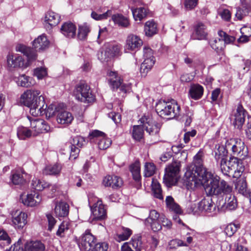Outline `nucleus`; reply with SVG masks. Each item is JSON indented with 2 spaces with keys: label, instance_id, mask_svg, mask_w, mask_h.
Returning <instances> with one entry per match:
<instances>
[{
  "label": "nucleus",
  "instance_id": "obj_1",
  "mask_svg": "<svg viewBox=\"0 0 251 251\" xmlns=\"http://www.w3.org/2000/svg\"><path fill=\"white\" fill-rule=\"evenodd\" d=\"M186 185L191 188L202 186L209 195L218 196L224 189L226 192H229L230 188L224 180H220L218 176L207 171L204 167H196L191 169L188 168L185 174Z\"/></svg>",
  "mask_w": 251,
  "mask_h": 251
},
{
  "label": "nucleus",
  "instance_id": "obj_2",
  "mask_svg": "<svg viewBox=\"0 0 251 251\" xmlns=\"http://www.w3.org/2000/svg\"><path fill=\"white\" fill-rule=\"evenodd\" d=\"M40 94V91L38 90H28L20 97L21 102L30 108V113L34 116H38V113H36L37 110L38 111L43 109L44 105V98Z\"/></svg>",
  "mask_w": 251,
  "mask_h": 251
},
{
  "label": "nucleus",
  "instance_id": "obj_3",
  "mask_svg": "<svg viewBox=\"0 0 251 251\" xmlns=\"http://www.w3.org/2000/svg\"><path fill=\"white\" fill-rule=\"evenodd\" d=\"M155 109L160 117L172 119L179 115L180 107L174 100L170 101L160 100L157 102Z\"/></svg>",
  "mask_w": 251,
  "mask_h": 251
},
{
  "label": "nucleus",
  "instance_id": "obj_4",
  "mask_svg": "<svg viewBox=\"0 0 251 251\" xmlns=\"http://www.w3.org/2000/svg\"><path fill=\"white\" fill-rule=\"evenodd\" d=\"M74 93L76 100L84 103H91L95 100L89 86L83 82L76 85Z\"/></svg>",
  "mask_w": 251,
  "mask_h": 251
},
{
  "label": "nucleus",
  "instance_id": "obj_5",
  "mask_svg": "<svg viewBox=\"0 0 251 251\" xmlns=\"http://www.w3.org/2000/svg\"><path fill=\"white\" fill-rule=\"evenodd\" d=\"M226 148L231 149L234 155L242 159H245L248 155V148L244 143L238 138H231L226 143Z\"/></svg>",
  "mask_w": 251,
  "mask_h": 251
},
{
  "label": "nucleus",
  "instance_id": "obj_6",
  "mask_svg": "<svg viewBox=\"0 0 251 251\" xmlns=\"http://www.w3.org/2000/svg\"><path fill=\"white\" fill-rule=\"evenodd\" d=\"M180 166L179 162H174L166 168L163 182L167 186L170 187L176 182Z\"/></svg>",
  "mask_w": 251,
  "mask_h": 251
},
{
  "label": "nucleus",
  "instance_id": "obj_7",
  "mask_svg": "<svg viewBox=\"0 0 251 251\" xmlns=\"http://www.w3.org/2000/svg\"><path fill=\"white\" fill-rule=\"evenodd\" d=\"M149 134L151 136H158L161 125L155 122L151 115L144 114L139 120Z\"/></svg>",
  "mask_w": 251,
  "mask_h": 251
},
{
  "label": "nucleus",
  "instance_id": "obj_8",
  "mask_svg": "<svg viewBox=\"0 0 251 251\" xmlns=\"http://www.w3.org/2000/svg\"><path fill=\"white\" fill-rule=\"evenodd\" d=\"M246 118H247L248 123L249 119H251V118L242 104L239 103L236 110L230 116L231 121H232L233 124L235 127L240 129L242 127L243 125L245 122Z\"/></svg>",
  "mask_w": 251,
  "mask_h": 251
},
{
  "label": "nucleus",
  "instance_id": "obj_9",
  "mask_svg": "<svg viewBox=\"0 0 251 251\" xmlns=\"http://www.w3.org/2000/svg\"><path fill=\"white\" fill-rule=\"evenodd\" d=\"M228 186L230 188V192L226 193L224 189L218 195L223 197L226 196L225 202L220 207H218V210L221 212L233 210L235 209L237 206V200L235 197L231 194L232 188L229 185H228Z\"/></svg>",
  "mask_w": 251,
  "mask_h": 251
},
{
  "label": "nucleus",
  "instance_id": "obj_10",
  "mask_svg": "<svg viewBox=\"0 0 251 251\" xmlns=\"http://www.w3.org/2000/svg\"><path fill=\"white\" fill-rule=\"evenodd\" d=\"M95 242L96 238L91 233L90 230L87 229L80 238L78 246L81 251H91Z\"/></svg>",
  "mask_w": 251,
  "mask_h": 251
},
{
  "label": "nucleus",
  "instance_id": "obj_11",
  "mask_svg": "<svg viewBox=\"0 0 251 251\" xmlns=\"http://www.w3.org/2000/svg\"><path fill=\"white\" fill-rule=\"evenodd\" d=\"M241 158L238 157H231L228 161V164L229 165L230 171H234V177L238 178L241 176L243 172L244 171V166L243 164V161Z\"/></svg>",
  "mask_w": 251,
  "mask_h": 251
},
{
  "label": "nucleus",
  "instance_id": "obj_12",
  "mask_svg": "<svg viewBox=\"0 0 251 251\" xmlns=\"http://www.w3.org/2000/svg\"><path fill=\"white\" fill-rule=\"evenodd\" d=\"M93 219L96 220H103L107 217L106 210L101 200H98L91 207Z\"/></svg>",
  "mask_w": 251,
  "mask_h": 251
},
{
  "label": "nucleus",
  "instance_id": "obj_13",
  "mask_svg": "<svg viewBox=\"0 0 251 251\" xmlns=\"http://www.w3.org/2000/svg\"><path fill=\"white\" fill-rule=\"evenodd\" d=\"M60 20V16L52 11L48 12L44 19V26L47 30H50L53 27L58 25Z\"/></svg>",
  "mask_w": 251,
  "mask_h": 251
},
{
  "label": "nucleus",
  "instance_id": "obj_14",
  "mask_svg": "<svg viewBox=\"0 0 251 251\" xmlns=\"http://www.w3.org/2000/svg\"><path fill=\"white\" fill-rule=\"evenodd\" d=\"M7 64L10 68H26L28 67V64L24 63V60L19 54H11L7 56Z\"/></svg>",
  "mask_w": 251,
  "mask_h": 251
},
{
  "label": "nucleus",
  "instance_id": "obj_15",
  "mask_svg": "<svg viewBox=\"0 0 251 251\" xmlns=\"http://www.w3.org/2000/svg\"><path fill=\"white\" fill-rule=\"evenodd\" d=\"M143 44V41L140 38L134 34H130L127 37L126 48L130 50H139Z\"/></svg>",
  "mask_w": 251,
  "mask_h": 251
},
{
  "label": "nucleus",
  "instance_id": "obj_16",
  "mask_svg": "<svg viewBox=\"0 0 251 251\" xmlns=\"http://www.w3.org/2000/svg\"><path fill=\"white\" fill-rule=\"evenodd\" d=\"M27 214L20 210H17L12 216V222L16 228H23L27 223Z\"/></svg>",
  "mask_w": 251,
  "mask_h": 251
},
{
  "label": "nucleus",
  "instance_id": "obj_17",
  "mask_svg": "<svg viewBox=\"0 0 251 251\" xmlns=\"http://www.w3.org/2000/svg\"><path fill=\"white\" fill-rule=\"evenodd\" d=\"M21 200L24 205L32 207L40 203L41 198L38 193L34 192L33 194H27L25 197L22 196Z\"/></svg>",
  "mask_w": 251,
  "mask_h": 251
},
{
  "label": "nucleus",
  "instance_id": "obj_18",
  "mask_svg": "<svg viewBox=\"0 0 251 251\" xmlns=\"http://www.w3.org/2000/svg\"><path fill=\"white\" fill-rule=\"evenodd\" d=\"M102 183L105 186L117 189L122 186L123 180L116 176H107L104 178Z\"/></svg>",
  "mask_w": 251,
  "mask_h": 251
},
{
  "label": "nucleus",
  "instance_id": "obj_19",
  "mask_svg": "<svg viewBox=\"0 0 251 251\" xmlns=\"http://www.w3.org/2000/svg\"><path fill=\"white\" fill-rule=\"evenodd\" d=\"M76 26L71 22L64 23L60 28L61 33L68 38H73L76 35Z\"/></svg>",
  "mask_w": 251,
  "mask_h": 251
},
{
  "label": "nucleus",
  "instance_id": "obj_20",
  "mask_svg": "<svg viewBox=\"0 0 251 251\" xmlns=\"http://www.w3.org/2000/svg\"><path fill=\"white\" fill-rule=\"evenodd\" d=\"M204 92L203 87L199 84H192L190 87L188 92L189 97L194 100L201 99Z\"/></svg>",
  "mask_w": 251,
  "mask_h": 251
},
{
  "label": "nucleus",
  "instance_id": "obj_21",
  "mask_svg": "<svg viewBox=\"0 0 251 251\" xmlns=\"http://www.w3.org/2000/svg\"><path fill=\"white\" fill-rule=\"evenodd\" d=\"M129 170L132 174L133 179L136 182V187L139 189L141 187V176L140 175V166L138 161H136L129 166Z\"/></svg>",
  "mask_w": 251,
  "mask_h": 251
},
{
  "label": "nucleus",
  "instance_id": "obj_22",
  "mask_svg": "<svg viewBox=\"0 0 251 251\" xmlns=\"http://www.w3.org/2000/svg\"><path fill=\"white\" fill-rule=\"evenodd\" d=\"M109 76L108 82L111 88L113 89H117L121 85L122 79L116 72L109 71L107 72Z\"/></svg>",
  "mask_w": 251,
  "mask_h": 251
},
{
  "label": "nucleus",
  "instance_id": "obj_23",
  "mask_svg": "<svg viewBox=\"0 0 251 251\" xmlns=\"http://www.w3.org/2000/svg\"><path fill=\"white\" fill-rule=\"evenodd\" d=\"M200 207L201 212H205L207 214H212L216 210V205L212 201L211 199H203L200 201Z\"/></svg>",
  "mask_w": 251,
  "mask_h": 251
},
{
  "label": "nucleus",
  "instance_id": "obj_24",
  "mask_svg": "<svg viewBox=\"0 0 251 251\" xmlns=\"http://www.w3.org/2000/svg\"><path fill=\"white\" fill-rule=\"evenodd\" d=\"M31 187L36 191H42L46 188L51 187L52 192H54L56 189V186L55 185H50L44 181H41L36 178H33L31 182Z\"/></svg>",
  "mask_w": 251,
  "mask_h": 251
},
{
  "label": "nucleus",
  "instance_id": "obj_25",
  "mask_svg": "<svg viewBox=\"0 0 251 251\" xmlns=\"http://www.w3.org/2000/svg\"><path fill=\"white\" fill-rule=\"evenodd\" d=\"M49 41L44 35L39 36L33 42V46L36 50H43L48 47Z\"/></svg>",
  "mask_w": 251,
  "mask_h": 251
},
{
  "label": "nucleus",
  "instance_id": "obj_26",
  "mask_svg": "<svg viewBox=\"0 0 251 251\" xmlns=\"http://www.w3.org/2000/svg\"><path fill=\"white\" fill-rule=\"evenodd\" d=\"M73 119L72 113L65 110L59 111L57 115V121L60 124L68 125L72 123Z\"/></svg>",
  "mask_w": 251,
  "mask_h": 251
},
{
  "label": "nucleus",
  "instance_id": "obj_27",
  "mask_svg": "<svg viewBox=\"0 0 251 251\" xmlns=\"http://www.w3.org/2000/svg\"><path fill=\"white\" fill-rule=\"evenodd\" d=\"M69 206L65 202L61 201L57 203L54 208L56 215L59 217H65L69 214Z\"/></svg>",
  "mask_w": 251,
  "mask_h": 251
},
{
  "label": "nucleus",
  "instance_id": "obj_28",
  "mask_svg": "<svg viewBox=\"0 0 251 251\" xmlns=\"http://www.w3.org/2000/svg\"><path fill=\"white\" fill-rule=\"evenodd\" d=\"M228 150V149L226 148V145H216L214 152V157L217 163H218L220 160L226 157Z\"/></svg>",
  "mask_w": 251,
  "mask_h": 251
},
{
  "label": "nucleus",
  "instance_id": "obj_29",
  "mask_svg": "<svg viewBox=\"0 0 251 251\" xmlns=\"http://www.w3.org/2000/svg\"><path fill=\"white\" fill-rule=\"evenodd\" d=\"M45 246L39 241L27 242L25 245V251H44Z\"/></svg>",
  "mask_w": 251,
  "mask_h": 251
},
{
  "label": "nucleus",
  "instance_id": "obj_30",
  "mask_svg": "<svg viewBox=\"0 0 251 251\" xmlns=\"http://www.w3.org/2000/svg\"><path fill=\"white\" fill-rule=\"evenodd\" d=\"M195 39L198 40L205 39L207 35L206 27L202 23H199L195 27Z\"/></svg>",
  "mask_w": 251,
  "mask_h": 251
},
{
  "label": "nucleus",
  "instance_id": "obj_31",
  "mask_svg": "<svg viewBox=\"0 0 251 251\" xmlns=\"http://www.w3.org/2000/svg\"><path fill=\"white\" fill-rule=\"evenodd\" d=\"M132 233V230L127 227H123L121 232L114 235V239L120 242L127 240Z\"/></svg>",
  "mask_w": 251,
  "mask_h": 251
},
{
  "label": "nucleus",
  "instance_id": "obj_32",
  "mask_svg": "<svg viewBox=\"0 0 251 251\" xmlns=\"http://www.w3.org/2000/svg\"><path fill=\"white\" fill-rule=\"evenodd\" d=\"M144 31L147 36H152L157 33V24L153 21H149L145 23Z\"/></svg>",
  "mask_w": 251,
  "mask_h": 251
},
{
  "label": "nucleus",
  "instance_id": "obj_33",
  "mask_svg": "<svg viewBox=\"0 0 251 251\" xmlns=\"http://www.w3.org/2000/svg\"><path fill=\"white\" fill-rule=\"evenodd\" d=\"M144 129L143 124L134 126L132 130V138L137 141H141L144 137Z\"/></svg>",
  "mask_w": 251,
  "mask_h": 251
},
{
  "label": "nucleus",
  "instance_id": "obj_34",
  "mask_svg": "<svg viewBox=\"0 0 251 251\" xmlns=\"http://www.w3.org/2000/svg\"><path fill=\"white\" fill-rule=\"evenodd\" d=\"M62 166L60 164L56 163L54 165L47 166L43 170V173L46 175H56L60 173Z\"/></svg>",
  "mask_w": 251,
  "mask_h": 251
},
{
  "label": "nucleus",
  "instance_id": "obj_35",
  "mask_svg": "<svg viewBox=\"0 0 251 251\" xmlns=\"http://www.w3.org/2000/svg\"><path fill=\"white\" fill-rule=\"evenodd\" d=\"M155 62L154 58H145L141 64L140 72L142 76H145L151 69Z\"/></svg>",
  "mask_w": 251,
  "mask_h": 251
},
{
  "label": "nucleus",
  "instance_id": "obj_36",
  "mask_svg": "<svg viewBox=\"0 0 251 251\" xmlns=\"http://www.w3.org/2000/svg\"><path fill=\"white\" fill-rule=\"evenodd\" d=\"M10 180L11 183L15 185H22L25 182L22 173L19 171H11Z\"/></svg>",
  "mask_w": 251,
  "mask_h": 251
},
{
  "label": "nucleus",
  "instance_id": "obj_37",
  "mask_svg": "<svg viewBox=\"0 0 251 251\" xmlns=\"http://www.w3.org/2000/svg\"><path fill=\"white\" fill-rule=\"evenodd\" d=\"M235 188L239 193L244 196H248L249 194L246 180L244 177L241 178L237 181L235 184Z\"/></svg>",
  "mask_w": 251,
  "mask_h": 251
},
{
  "label": "nucleus",
  "instance_id": "obj_38",
  "mask_svg": "<svg viewBox=\"0 0 251 251\" xmlns=\"http://www.w3.org/2000/svg\"><path fill=\"white\" fill-rule=\"evenodd\" d=\"M71 226V223L69 221L67 220L63 221L59 226L56 233V235L60 238L64 237Z\"/></svg>",
  "mask_w": 251,
  "mask_h": 251
},
{
  "label": "nucleus",
  "instance_id": "obj_39",
  "mask_svg": "<svg viewBox=\"0 0 251 251\" xmlns=\"http://www.w3.org/2000/svg\"><path fill=\"white\" fill-rule=\"evenodd\" d=\"M112 19L115 24L122 27H126L129 25L128 19L122 14H117L113 15L112 16Z\"/></svg>",
  "mask_w": 251,
  "mask_h": 251
},
{
  "label": "nucleus",
  "instance_id": "obj_40",
  "mask_svg": "<svg viewBox=\"0 0 251 251\" xmlns=\"http://www.w3.org/2000/svg\"><path fill=\"white\" fill-rule=\"evenodd\" d=\"M90 31L89 25L84 23L78 26L77 38L80 40H85L87 39L88 33Z\"/></svg>",
  "mask_w": 251,
  "mask_h": 251
},
{
  "label": "nucleus",
  "instance_id": "obj_41",
  "mask_svg": "<svg viewBox=\"0 0 251 251\" xmlns=\"http://www.w3.org/2000/svg\"><path fill=\"white\" fill-rule=\"evenodd\" d=\"M131 10L135 21H141L147 16L148 13V10L144 7H140L136 9L132 8Z\"/></svg>",
  "mask_w": 251,
  "mask_h": 251
},
{
  "label": "nucleus",
  "instance_id": "obj_42",
  "mask_svg": "<svg viewBox=\"0 0 251 251\" xmlns=\"http://www.w3.org/2000/svg\"><path fill=\"white\" fill-rule=\"evenodd\" d=\"M211 47L217 53H220L225 47V42L222 39H215L209 42Z\"/></svg>",
  "mask_w": 251,
  "mask_h": 251
},
{
  "label": "nucleus",
  "instance_id": "obj_43",
  "mask_svg": "<svg viewBox=\"0 0 251 251\" xmlns=\"http://www.w3.org/2000/svg\"><path fill=\"white\" fill-rule=\"evenodd\" d=\"M121 46L119 45H114L107 48L105 52L108 58L114 57L121 55Z\"/></svg>",
  "mask_w": 251,
  "mask_h": 251
},
{
  "label": "nucleus",
  "instance_id": "obj_44",
  "mask_svg": "<svg viewBox=\"0 0 251 251\" xmlns=\"http://www.w3.org/2000/svg\"><path fill=\"white\" fill-rule=\"evenodd\" d=\"M152 191L153 196L155 198L158 199L160 200L163 199L162 195V191L161 187V185L156 181L154 179L152 181Z\"/></svg>",
  "mask_w": 251,
  "mask_h": 251
},
{
  "label": "nucleus",
  "instance_id": "obj_45",
  "mask_svg": "<svg viewBox=\"0 0 251 251\" xmlns=\"http://www.w3.org/2000/svg\"><path fill=\"white\" fill-rule=\"evenodd\" d=\"M43 109H40V111H38V110H37L36 113H38V115H43L45 114L46 117L50 118L53 116L55 114L54 106L52 105H50L47 108V105L45 104V101L44 105L43 107Z\"/></svg>",
  "mask_w": 251,
  "mask_h": 251
},
{
  "label": "nucleus",
  "instance_id": "obj_46",
  "mask_svg": "<svg viewBox=\"0 0 251 251\" xmlns=\"http://www.w3.org/2000/svg\"><path fill=\"white\" fill-rule=\"evenodd\" d=\"M142 238L140 236H134L129 242L130 245L135 251H142L143 249Z\"/></svg>",
  "mask_w": 251,
  "mask_h": 251
},
{
  "label": "nucleus",
  "instance_id": "obj_47",
  "mask_svg": "<svg viewBox=\"0 0 251 251\" xmlns=\"http://www.w3.org/2000/svg\"><path fill=\"white\" fill-rule=\"evenodd\" d=\"M179 247H188V244L183 240L176 238L170 240L168 243L167 249L169 250L176 249Z\"/></svg>",
  "mask_w": 251,
  "mask_h": 251
},
{
  "label": "nucleus",
  "instance_id": "obj_48",
  "mask_svg": "<svg viewBox=\"0 0 251 251\" xmlns=\"http://www.w3.org/2000/svg\"><path fill=\"white\" fill-rule=\"evenodd\" d=\"M31 132L30 130L26 127L21 126L18 127L17 130V136L21 140H25L26 138L30 137Z\"/></svg>",
  "mask_w": 251,
  "mask_h": 251
},
{
  "label": "nucleus",
  "instance_id": "obj_49",
  "mask_svg": "<svg viewBox=\"0 0 251 251\" xmlns=\"http://www.w3.org/2000/svg\"><path fill=\"white\" fill-rule=\"evenodd\" d=\"M251 11L250 9H247V7H240L236 8V12L235 15V18L237 20H242L245 17L247 16L250 12Z\"/></svg>",
  "mask_w": 251,
  "mask_h": 251
},
{
  "label": "nucleus",
  "instance_id": "obj_50",
  "mask_svg": "<svg viewBox=\"0 0 251 251\" xmlns=\"http://www.w3.org/2000/svg\"><path fill=\"white\" fill-rule=\"evenodd\" d=\"M155 170L156 167L153 163H146L144 166V176H151L155 173Z\"/></svg>",
  "mask_w": 251,
  "mask_h": 251
},
{
  "label": "nucleus",
  "instance_id": "obj_51",
  "mask_svg": "<svg viewBox=\"0 0 251 251\" xmlns=\"http://www.w3.org/2000/svg\"><path fill=\"white\" fill-rule=\"evenodd\" d=\"M240 226L239 224H235L234 223H230L228 224L225 229V232L229 237L232 236L239 228Z\"/></svg>",
  "mask_w": 251,
  "mask_h": 251
},
{
  "label": "nucleus",
  "instance_id": "obj_52",
  "mask_svg": "<svg viewBox=\"0 0 251 251\" xmlns=\"http://www.w3.org/2000/svg\"><path fill=\"white\" fill-rule=\"evenodd\" d=\"M98 147L100 150H105L111 144V140L105 137V135L99 139Z\"/></svg>",
  "mask_w": 251,
  "mask_h": 251
},
{
  "label": "nucleus",
  "instance_id": "obj_53",
  "mask_svg": "<svg viewBox=\"0 0 251 251\" xmlns=\"http://www.w3.org/2000/svg\"><path fill=\"white\" fill-rule=\"evenodd\" d=\"M29 77L26 76L25 75H21L18 78L17 83L18 85H20L22 87H29L31 85V83L29 81Z\"/></svg>",
  "mask_w": 251,
  "mask_h": 251
},
{
  "label": "nucleus",
  "instance_id": "obj_54",
  "mask_svg": "<svg viewBox=\"0 0 251 251\" xmlns=\"http://www.w3.org/2000/svg\"><path fill=\"white\" fill-rule=\"evenodd\" d=\"M199 0H184L183 5L186 11L194 9L198 5Z\"/></svg>",
  "mask_w": 251,
  "mask_h": 251
},
{
  "label": "nucleus",
  "instance_id": "obj_55",
  "mask_svg": "<svg viewBox=\"0 0 251 251\" xmlns=\"http://www.w3.org/2000/svg\"><path fill=\"white\" fill-rule=\"evenodd\" d=\"M112 15L111 10H107L106 12L101 14H98L96 12L93 11L91 13V17L96 20H102L106 19L108 17Z\"/></svg>",
  "mask_w": 251,
  "mask_h": 251
},
{
  "label": "nucleus",
  "instance_id": "obj_56",
  "mask_svg": "<svg viewBox=\"0 0 251 251\" xmlns=\"http://www.w3.org/2000/svg\"><path fill=\"white\" fill-rule=\"evenodd\" d=\"M85 143V140L83 137L79 136L74 137L71 141L70 147H75L79 148L82 147Z\"/></svg>",
  "mask_w": 251,
  "mask_h": 251
},
{
  "label": "nucleus",
  "instance_id": "obj_57",
  "mask_svg": "<svg viewBox=\"0 0 251 251\" xmlns=\"http://www.w3.org/2000/svg\"><path fill=\"white\" fill-rule=\"evenodd\" d=\"M187 211L189 213H192L194 215L199 214L201 212L200 207V202L198 203H190L187 207Z\"/></svg>",
  "mask_w": 251,
  "mask_h": 251
},
{
  "label": "nucleus",
  "instance_id": "obj_58",
  "mask_svg": "<svg viewBox=\"0 0 251 251\" xmlns=\"http://www.w3.org/2000/svg\"><path fill=\"white\" fill-rule=\"evenodd\" d=\"M25 55L27 57V60L25 64H28V67L37 58V54L36 52L31 48L28 49Z\"/></svg>",
  "mask_w": 251,
  "mask_h": 251
},
{
  "label": "nucleus",
  "instance_id": "obj_59",
  "mask_svg": "<svg viewBox=\"0 0 251 251\" xmlns=\"http://www.w3.org/2000/svg\"><path fill=\"white\" fill-rule=\"evenodd\" d=\"M202 156H203V152L201 151H200L194 156V162L195 164V166L193 167L191 169H193L196 168V167H203L202 165Z\"/></svg>",
  "mask_w": 251,
  "mask_h": 251
},
{
  "label": "nucleus",
  "instance_id": "obj_60",
  "mask_svg": "<svg viewBox=\"0 0 251 251\" xmlns=\"http://www.w3.org/2000/svg\"><path fill=\"white\" fill-rule=\"evenodd\" d=\"M108 248V244L106 242H95L91 251H107Z\"/></svg>",
  "mask_w": 251,
  "mask_h": 251
},
{
  "label": "nucleus",
  "instance_id": "obj_61",
  "mask_svg": "<svg viewBox=\"0 0 251 251\" xmlns=\"http://www.w3.org/2000/svg\"><path fill=\"white\" fill-rule=\"evenodd\" d=\"M218 163L220 164L222 172L224 175H227V173L230 171V169L229 165L228 164V162H227L226 157L220 160Z\"/></svg>",
  "mask_w": 251,
  "mask_h": 251
},
{
  "label": "nucleus",
  "instance_id": "obj_62",
  "mask_svg": "<svg viewBox=\"0 0 251 251\" xmlns=\"http://www.w3.org/2000/svg\"><path fill=\"white\" fill-rule=\"evenodd\" d=\"M219 14L221 18L226 22H229L231 18V12L229 9L226 8L221 9Z\"/></svg>",
  "mask_w": 251,
  "mask_h": 251
},
{
  "label": "nucleus",
  "instance_id": "obj_63",
  "mask_svg": "<svg viewBox=\"0 0 251 251\" xmlns=\"http://www.w3.org/2000/svg\"><path fill=\"white\" fill-rule=\"evenodd\" d=\"M38 128L36 133L47 132L50 130V126L47 123L43 120L40 119L38 124Z\"/></svg>",
  "mask_w": 251,
  "mask_h": 251
},
{
  "label": "nucleus",
  "instance_id": "obj_64",
  "mask_svg": "<svg viewBox=\"0 0 251 251\" xmlns=\"http://www.w3.org/2000/svg\"><path fill=\"white\" fill-rule=\"evenodd\" d=\"M159 218V214L155 210L150 211L149 217L145 220V224L157 221Z\"/></svg>",
  "mask_w": 251,
  "mask_h": 251
}]
</instances>
